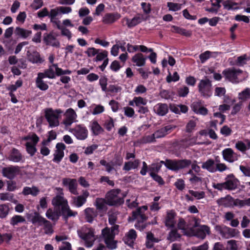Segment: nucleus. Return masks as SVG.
Returning a JSON list of instances; mask_svg holds the SVG:
<instances>
[{"mask_svg":"<svg viewBox=\"0 0 250 250\" xmlns=\"http://www.w3.org/2000/svg\"><path fill=\"white\" fill-rule=\"evenodd\" d=\"M163 164L165 167L172 171H177L179 169L188 167L191 164V162L189 160H166V161H161L159 163L152 164L148 167V172H158Z\"/></svg>","mask_w":250,"mask_h":250,"instance_id":"f257e3e1","label":"nucleus"},{"mask_svg":"<svg viewBox=\"0 0 250 250\" xmlns=\"http://www.w3.org/2000/svg\"><path fill=\"white\" fill-rule=\"evenodd\" d=\"M189 221L190 224H188L184 219L179 218L178 228L184 231L190 229L193 232V235L203 239V226H200V220L194 217H190Z\"/></svg>","mask_w":250,"mask_h":250,"instance_id":"f03ea898","label":"nucleus"},{"mask_svg":"<svg viewBox=\"0 0 250 250\" xmlns=\"http://www.w3.org/2000/svg\"><path fill=\"white\" fill-rule=\"evenodd\" d=\"M52 204L55 207H61V213L63 219L67 221L70 217H75L78 214L77 211L71 210L66 199L63 196L59 195L52 199Z\"/></svg>","mask_w":250,"mask_h":250,"instance_id":"7ed1b4c3","label":"nucleus"},{"mask_svg":"<svg viewBox=\"0 0 250 250\" xmlns=\"http://www.w3.org/2000/svg\"><path fill=\"white\" fill-rule=\"evenodd\" d=\"M111 228H105L102 231V234L107 248L111 250L117 248L116 242L114 240L116 234L119 232V226L117 225H112Z\"/></svg>","mask_w":250,"mask_h":250,"instance_id":"20e7f679","label":"nucleus"},{"mask_svg":"<svg viewBox=\"0 0 250 250\" xmlns=\"http://www.w3.org/2000/svg\"><path fill=\"white\" fill-rule=\"evenodd\" d=\"M147 209V206H143L137 208L132 212V220H136L137 222L135 224V227L141 231L143 230L146 227V225L144 224L143 223L147 218L146 214Z\"/></svg>","mask_w":250,"mask_h":250,"instance_id":"39448f33","label":"nucleus"},{"mask_svg":"<svg viewBox=\"0 0 250 250\" xmlns=\"http://www.w3.org/2000/svg\"><path fill=\"white\" fill-rule=\"evenodd\" d=\"M62 111L61 109H53L47 108L44 110L45 119L51 128L57 127L59 125V119L61 117Z\"/></svg>","mask_w":250,"mask_h":250,"instance_id":"423d86ee","label":"nucleus"},{"mask_svg":"<svg viewBox=\"0 0 250 250\" xmlns=\"http://www.w3.org/2000/svg\"><path fill=\"white\" fill-rule=\"evenodd\" d=\"M108 205L110 206H118L124 202V197L119 189H113L108 191L105 195Z\"/></svg>","mask_w":250,"mask_h":250,"instance_id":"0eeeda50","label":"nucleus"},{"mask_svg":"<svg viewBox=\"0 0 250 250\" xmlns=\"http://www.w3.org/2000/svg\"><path fill=\"white\" fill-rule=\"evenodd\" d=\"M226 79L232 83H239L244 79V73L239 69L229 68L223 72Z\"/></svg>","mask_w":250,"mask_h":250,"instance_id":"6e6552de","label":"nucleus"},{"mask_svg":"<svg viewBox=\"0 0 250 250\" xmlns=\"http://www.w3.org/2000/svg\"><path fill=\"white\" fill-rule=\"evenodd\" d=\"M23 140L27 141L25 144L27 152L33 156L37 151L36 146L39 141V137L33 133L24 137Z\"/></svg>","mask_w":250,"mask_h":250,"instance_id":"1a4fd4ad","label":"nucleus"},{"mask_svg":"<svg viewBox=\"0 0 250 250\" xmlns=\"http://www.w3.org/2000/svg\"><path fill=\"white\" fill-rule=\"evenodd\" d=\"M79 236L84 240L85 246L87 248L91 247L96 240L94 230L91 228L85 229Z\"/></svg>","mask_w":250,"mask_h":250,"instance_id":"9d476101","label":"nucleus"},{"mask_svg":"<svg viewBox=\"0 0 250 250\" xmlns=\"http://www.w3.org/2000/svg\"><path fill=\"white\" fill-rule=\"evenodd\" d=\"M70 132L80 140H84L88 136V130L83 125H76L70 129Z\"/></svg>","mask_w":250,"mask_h":250,"instance_id":"9b49d317","label":"nucleus"},{"mask_svg":"<svg viewBox=\"0 0 250 250\" xmlns=\"http://www.w3.org/2000/svg\"><path fill=\"white\" fill-rule=\"evenodd\" d=\"M25 216L28 221L38 227H42L47 220L37 211H35L33 213H26Z\"/></svg>","mask_w":250,"mask_h":250,"instance_id":"f8f14e48","label":"nucleus"},{"mask_svg":"<svg viewBox=\"0 0 250 250\" xmlns=\"http://www.w3.org/2000/svg\"><path fill=\"white\" fill-rule=\"evenodd\" d=\"M20 167L18 166L11 165L3 167L2 169L3 176L10 180L14 179L17 175L20 174Z\"/></svg>","mask_w":250,"mask_h":250,"instance_id":"ddd939ff","label":"nucleus"},{"mask_svg":"<svg viewBox=\"0 0 250 250\" xmlns=\"http://www.w3.org/2000/svg\"><path fill=\"white\" fill-rule=\"evenodd\" d=\"M89 195V192L87 190H84L82 195L71 197V204L76 208H80L86 203Z\"/></svg>","mask_w":250,"mask_h":250,"instance_id":"4468645a","label":"nucleus"},{"mask_svg":"<svg viewBox=\"0 0 250 250\" xmlns=\"http://www.w3.org/2000/svg\"><path fill=\"white\" fill-rule=\"evenodd\" d=\"M64 117L63 124L65 126H70L73 123L77 122V115L72 108H69L66 110Z\"/></svg>","mask_w":250,"mask_h":250,"instance_id":"2eb2a0df","label":"nucleus"},{"mask_svg":"<svg viewBox=\"0 0 250 250\" xmlns=\"http://www.w3.org/2000/svg\"><path fill=\"white\" fill-rule=\"evenodd\" d=\"M63 185L66 187L69 191L74 195H78L77 190L78 184L75 179L63 178L62 179Z\"/></svg>","mask_w":250,"mask_h":250,"instance_id":"dca6fc26","label":"nucleus"},{"mask_svg":"<svg viewBox=\"0 0 250 250\" xmlns=\"http://www.w3.org/2000/svg\"><path fill=\"white\" fill-rule=\"evenodd\" d=\"M7 159L14 163L22 162L24 161L23 157L21 152L15 148H12L9 151Z\"/></svg>","mask_w":250,"mask_h":250,"instance_id":"f3484780","label":"nucleus"},{"mask_svg":"<svg viewBox=\"0 0 250 250\" xmlns=\"http://www.w3.org/2000/svg\"><path fill=\"white\" fill-rule=\"evenodd\" d=\"M56 150L54 153L53 161L56 163H59L64 156L63 150L65 148V146L62 143H58L56 146Z\"/></svg>","mask_w":250,"mask_h":250,"instance_id":"a211bd4d","label":"nucleus"},{"mask_svg":"<svg viewBox=\"0 0 250 250\" xmlns=\"http://www.w3.org/2000/svg\"><path fill=\"white\" fill-rule=\"evenodd\" d=\"M43 42L47 45H50L54 47H58L60 45V42L57 40L56 36L53 32L45 33L43 35Z\"/></svg>","mask_w":250,"mask_h":250,"instance_id":"6ab92c4d","label":"nucleus"},{"mask_svg":"<svg viewBox=\"0 0 250 250\" xmlns=\"http://www.w3.org/2000/svg\"><path fill=\"white\" fill-rule=\"evenodd\" d=\"M224 159L229 163L233 162L238 159V155L230 148H227L222 151Z\"/></svg>","mask_w":250,"mask_h":250,"instance_id":"aec40b11","label":"nucleus"},{"mask_svg":"<svg viewBox=\"0 0 250 250\" xmlns=\"http://www.w3.org/2000/svg\"><path fill=\"white\" fill-rule=\"evenodd\" d=\"M146 59L147 57L141 53H138L132 57L131 61L134 66L142 67L145 65Z\"/></svg>","mask_w":250,"mask_h":250,"instance_id":"412c9836","label":"nucleus"},{"mask_svg":"<svg viewBox=\"0 0 250 250\" xmlns=\"http://www.w3.org/2000/svg\"><path fill=\"white\" fill-rule=\"evenodd\" d=\"M137 237L136 231L133 229H130L123 238L125 243L130 247H132Z\"/></svg>","mask_w":250,"mask_h":250,"instance_id":"4be33fe9","label":"nucleus"},{"mask_svg":"<svg viewBox=\"0 0 250 250\" xmlns=\"http://www.w3.org/2000/svg\"><path fill=\"white\" fill-rule=\"evenodd\" d=\"M45 78L42 72H40L36 79V87L42 91H45L48 88V84L43 80Z\"/></svg>","mask_w":250,"mask_h":250,"instance_id":"5701e85b","label":"nucleus"},{"mask_svg":"<svg viewBox=\"0 0 250 250\" xmlns=\"http://www.w3.org/2000/svg\"><path fill=\"white\" fill-rule=\"evenodd\" d=\"M238 180L234 177L233 174L229 175L226 178L225 183L226 189L232 190L237 186Z\"/></svg>","mask_w":250,"mask_h":250,"instance_id":"b1692460","label":"nucleus"},{"mask_svg":"<svg viewBox=\"0 0 250 250\" xmlns=\"http://www.w3.org/2000/svg\"><path fill=\"white\" fill-rule=\"evenodd\" d=\"M121 18V15L118 13H107L103 18V22L105 24H111Z\"/></svg>","mask_w":250,"mask_h":250,"instance_id":"393cba45","label":"nucleus"},{"mask_svg":"<svg viewBox=\"0 0 250 250\" xmlns=\"http://www.w3.org/2000/svg\"><path fill=\"white\" fill-rule=\"evenodd\" d=\"M61 214L62 215L61 211L51 208L48 209L45 213L46 217L54 222H56L59 220Z\"/></svg>","mask_w":250,"mask_h":250,"instance_id":"a878e982","label":"nucleus"},{"mask_svg":"<svg viewBox=\"0 0 250 250\" xmlns=\"http://www.w3.org/2000/svg\"><path fill=\"white\" fill-rule=\"evenodd\" d=\"M124 20L126 22L127 27L131 28L140 23L143 21V16L139 15L135 16L131 19L125 18Z\"/></svg>","mask_w":250,"mask_h":250,"instance_id":"bb28decb","label":"nucleus"},{"mask_svg":"<svg viewBox=\"0 0 250 250\" xmlns=\"http://www.w3.org/2000/svg\"><path fill=\"white\" fill-rule=\"evenodd\" d=\"M154 112L159 116H164L168 111L167 105L166 104L159 103L153 107Z\"/></svg>","mask_w":250,"mask_h":250,"instance_id":"cd10ccee","label":"nucleus"},{"mask_svg":"<svg viewBox=\"0 0 250 250\" xmlns=\"http://www.w3.org/2000/svg\"><path fill=\"white\" fill-rule=\"evenodd\" d=\"M175 215V213L173 210H171L167 212L165 219V225L167 227L173 228L175 226L176 223Z\"/></svg>","mask_w":250,"mask_h":250,"instance_id":"c85d7f7f","label":"nucleus"},{"mask_svg":"<svg viewBox=\"0 0 250 250\" xmlns=\"http://www.w3.org/2000/svg\"><path fill=\"white\" fill-rule=\"evenodd\" d=\"M58 67V64H53L49 65L48 68L46 69L44 72H42L44 74L46 78L49 79H54L56 77V69Z\"/></svg>","mask_w":250,"mask_h":250,"instance_id":"c756f323","label":"nucleus"},{"mask_svg":"<svg viewBox=\"0 0 250 250\" xmlns=\"http://www.w3.org/2000/svg\"><path fill=\"white\" fill-rule=\"evenodd\" d=\"M84 211L86 221L90 223H92L97 216V211L93 208H87Z\"/></svg>","mask_w":250,"mask_h":250,"instance_id":"7c9ffc66","label":"nucleus"},{"mask_svg":"<svg viewBox=\"0 0 250 250\" xmlns=\"http://www.w3.org/2000/svg\"><path fill=\"white\" fill-rule=\"evenodd\" d=\"M160 240L154 237V234L151 232H148L146 235V245L148 249L152 248L154 244L159 242Z\"/></svg>","mask_w":250,"mask_h":250,"instance_id":"2f4dec72","label":"nucleus"},{"mask_svg":"<svg viewBox=\"0 0 250 250\" xmlns=\"http://www.w3.org/2000/svg\"><path fill=\"white\" fill-rule=\"evenodd\" d=\"M108 205L107 200L103 198H97L96 199L94 205L99 210H105L107 209Z\"/></svg>","mask_w":250,"mask_h":250,"instance_id":"473e14b6","label":"nucleus"},{"mask_svg":"<svg viewBox=\"0 0 250 250\" xmlns=\"http://www.w3.org/2000/svg\"><path fill=\"white\" fill-rule=\"evenodd\" d=\"M90 129L95 135H98L104 132V129L97 121H92L90 123Z\"/></svg>","mask_w":250,"mask_h":250,"instance_id":"72a5a7b5","label":"nucleus"},{"mask_svg":"<svg viewBox=\"0 0 250 250\" xmlns=\"http://www.w3.org/2000/svg\"><path fill=\"white\" fill-rule=\"evenodd\" d=\"M170 110L175 114H180L181 113H186L187 112L188 107L187 106L184 104L173 105H170Z\"/></svg>","mask_w":250,"mask_h":250,"instance_id":"f704fd0d","label":"nucleus"},{"mask_svg":"<svg viewBox=\"0 0 250 250\" xmlns=\"http://www.w3.org/2000/svg\"><path fill=\"white\" fill-rule=\"evenodd\" d=\"M40 192L39 188L35 186L32 188L29 187H25L23 188L22 194L24 196L31 195L33 196H36Z\"/></svg>","mask_w":250,"mask_h":250,"instance_id":"c9c22d12","label":"nucleus"},{"mask_svg":"<svg viewBox=\"0 0 250 250\" xmlns=\"http://www.w3.org/2000/svg\"><path fill=\"white\" fill-rule=\"evenodd\" d=\"M188 192L191 195V196H190L188 194L185 195L186 199L188 201H193L194 198L200 199L203 198V192H199L198 191H194L193 190H189Z\"/></svg>","mask_w":250,"mask_h":250,"instance_id":"e433bc0d","label":"nucleus"},{"mask_svg":"<svg viewBox=\"0 0 250 250\" xmlns=\"http://www.w3.org/2000/svg\"><path fill=\"white\" fill-rule=\"evenodd\" d=\"M234 199L230 196H227L224 198H222L220 201V204L226 207H231L235 206V201Z\"/></svg>","mask_w":250,"mask_h":250,"instance_id":"4c0bfd02","label":"nucleus"},{"mask_svg":"<svg viewBox=\"0 0 250 250\" xmlns=\"http://www.w3.org/2000/svg\"><path fill=\"white\" fill-rule=\"evenodd\" d=\"M171 31L186 37H190L191 35V31L175 25L171 26Z\"/></svg>","mask_w":250,"mask_h":250,"instance_id":"58836bf2","label":"nucleus"},{"mask_svg":"<svg viewBox=\"0 0 250 250\" xmlns=\"http://www.w3.org/2000/svg\"><path fill=\"white\" fill-rule=\"evenodd\" d=\"M29 61L33 63H41L43 60L41 58L40 54L34 51L28 56Z\"/></svg>","mask_w":250,"mask_h":250,"instance_id":"ea45409f","label":"nucleus"},{"mask_svg":"<svg viewBox=\"0 0 250 250\" xmlns=\"http://www.w3.org/2000/svg\"><path fill=\"white\" fill-rule=\"evenodd\" d=\"M103 126L107 131H111L114 127L113 119L109 116L105 117L104 121Z\"/></svg>","mask_w":250,"mask_h":250,"instance_id":"a19ab883","label":"nucleus"},{"mask_svg":"<svg viewBox=\"0 0 250 250\" xmlns=\"http://www.w3.org/2000/svg\"><path fill=\"white\" fill-rule=\"evenodd\" d=\"M140 163L139 160H135L134 161H128L125 162L123 170L125 171H129L132 169H136L138 167Z\"/></svg>","mask_w":250,"mask_h":250,"instance_id":"79ce46f5","label":"nucleus"},{"mask_svg":"<svg viewBox=\"0 0 250 250\" xmlns=\"http://www.w3.org/2000/svg\"><path fill=\"white\" fill-rule=\"evenodd\" d=\"M204 168L210 172H215L216 171V164L213 160H208L204 163Z\"/></svg>","mask_w":250,"mask_h":250,"instance_id":"37998d69","label":"nucleus"},{"mask_svg":"<svg viewBox=\"0 0 250 250\" xmlns=\"http://www.w3.org/2000/svg\"><path fill=\"white\" fill-rule=\"evenodd\" d=\"M62 17L58 7L51 9L49 11V18L50 21L59 19Z\"/></svg>","mask_w":250,"mask_h":250,"instance_id":"c03bdc74","label":"nucleus"},{"mask_svg":"<svg viewBox=\"0 0 250 250\" xmlns=\"http://www.w3.org/2000/svg\"><path fill=\"white\" fill-rule=\"evenodd\" d=\"M16 34L23 39H26L32 34L31 30L18 27L16 28Z\"/></svg>","mask_w":250,"mask_h":250,"instance_id":"a18cd8bd","label":"nucleus"},{"mask_svg":"<svg viewBox=\"0 0 250 250\" xmlns=\"http://www.w3.org/2000/svg\"><path fill=\"white\" fill-rule=\"evenodd\" d=\"M107 55L108 52L107 51L99 49V51H98V53L96 54V58L94 59V61L100 62L104 61L108 58Z\"/></svg>","mask_w":250,"mask_h":250,"instance_id":"49530a36","label":"nucleus"},{"mask_svg":"<svg viewBox=\"0 0 250 250\" xmlns=\"http://www.w3.org/2000/svg\"><path fill=\"white\" fill-rule=\"evenodd\" d=\"M223 5L224 9L228 10H233L237 9V3L231 0H225L223 2Z\"/></svg>","mask_w":250,"mask_h":250,"instance_id":"de8ad7c7","label":"nucleus"},{"mask_svg":"<svg viewBox=\"0 0 250 250\" xmlns=\"http://www.w3.org/2000/svg\"><path fill=\"white\" fill-rule=\"evenodd\" d=\"M25 222V218L19 215H16L13 216L10 220V224L12 226L17 225L18 223H23Z\"/></svg>","mask_w":250,"mask_h":250,"instance_id":"09e8293b","label":"nucleus"},{"mask_svg":"<svg viewBox=\"0 0 250 250\" xmlns=\"http://www.w3.org/2000/svg\"><path fill=\"white\" fill-rule=\"evenodd\" d=\"M42 227L46 234H51L53 233L52 225L48 220H47Z\"/></svg>","mask_w":250,"mask_h":250,"instance_id":"8fccbe9b","label":"nucleus"},{"mask_svg":"<svg viewBox=\"0 0 250 250\" xmlns=\"http://www.w3.org/2000/svg\"><path fill=\"white\" fill-rule=\"evenodd\" d=\"M181 237V235L177 232L176 229L171 230L167 236V239L171 242L177 240Z\"/></svg>","mask_w":250,"mask_h":250,"instance_id":"3c124183","label":"nucleus"},{"mask_svg":"<svg viewBox=\"0 0 250 250\" xmlns=\"http://www.w3.org/2000/svg\"><path fill=\"white\" fill-rule=\"evenodd\" d=\"M245 142L238 141L235 144L236 148L241 151H245L247 149L250 148L249 144L247 143V140H245Z\"/></svg>","mask_w":250,"mask_h":250,"instance_id":"603ef678","label":"nucleus"},{"mask_svg":"<svg viewBox=\"0 0 250 250\" xmlns=\"http://www.w3.org/2000/svg\"><path fill=\"white\" fill-rule=\"evenodd\" d=\"M245 206H250V198L245 200L236 199L235 206L242 208Z\"/></svg>","mask_w":250,"mask_h":250,"instance_id":"864d4df0","label":"nucleus"},{"mask_svg":"<svg viewBox=\"0 0 250 250\" xmlns=\"http://www.w3.org/2000/svg\"><path fill=\"white\" fill-rule=\"evenodd\" d=\"M9 208L5 204L0 205V218H5L9 213Z\"/></svg>","mask_w":250,"mask_h":250,"instance_id":"5fc2aeb1","label":"nucleus"},{"mask_svg":"<svg viewBox=\"0 0 250 250\" xmlns=\"http://www.w3.org/2000/svg\"><path fill=\"white\" fill-rule=\"evenodd\" d=\"M155 141V138L153 134L144 136L140 140V142L142 144L151 143Z\"/></svg>","mask_w":250,"mask_h":250,"instance_id":"6e6d98bb","label":"nucleus"},{"mask_svg":"<svg viewBox=\"0 0 250 250\" xmlns=\"http://www.w3.org/2000/svg\"><path fill=\"white\" fill-rule=\"evenodd\" d=\"M215 3H212V7L208 9H207L206 10L210 12L216 13L218 10L221 7L220 3L222 0H215Z\"/></svg>","mask_w":250,"mask_h":250,"instance_id":"4d7b16f0","label":"nucleus"},{"mask_svg":"<svg viewBox=\"0 0 250 250\" xmlns=\"http://www.w3.org/2000/svg\"><path fill=\"white\" fill-rule=\"evenodd\" d=\"M167 6L169 11L176 12L180 10L181 9V4L177 3H173L172 2H168L167 3Z\"/></svg>","mask_w":250,"mask_h":250,"instance_id":"13d9d810","label":"nucleus"},{"mask_svg":"<svg viewBox=\"0 0 250 250\" xmlns=\"http://www.w3.org/2000/svg\"><path fill=\"white\" fill-rule=\"evenodd\" d=\"M180 77L177 72H175L172 75L169 73L168 75L167 76L166 81L168 83L172 82H176L179 80Z\"/></svg>","mask_w":250,"mask_h":250,"instance_id":"bf43d9fd","label":"nucleus"},{"mask_svg":"<svg viewBox=\"0 0 250 250\" xmlns=\"http://www.w3.org/2000/svg\"><path fill=\"white\" fill-rule=\"evenodd\" d=\"M99 84L100 85L103 91L106 92L107 91V79L105 76H102L100 78Z\"/></svg>","mask_w":250,"mask_h":250,"instance_id":"052dcab7","label":"nucleus"},{"mask_svg":"<svg viewBox=\"0 0 250 250\" xmlns=\"http://www.w3.org/2000/svg\"><path fill=\"white\" fill-rule=\"evenodd\" d=\"M93 106H94L93 111L91 113L93 115H96L98 114H100L103 113L104 111V106L101 104H93Z\"/></svg>","mask_w":250,"mask_h":250,"instance_id":"680f3d73","label":"nucleus"},{"mask_svg":"<svg viewBox=\"0 0 250 250\" xmlns=\"http://www.w3.org/2000/svg\"><path fill=\"white\" fill-rule=\"evenodd\" d=\"M250 98V89L246 88L239 94V98L242 100H246Z\"/></svg>","mask_w":250,"mask_h":250,"instance_id":"e2e57ef3","label":"nucleus"},{"mask_svg":"<svg viewBox=\"0 0 250 250\" xmlns=\"http://www.w3.org/2000/svg\"><path fill=\"white\" fill-rule=\"evenodd\" d=\"M134 102H135V105L138 107L145 105L147 104V100L142 97H134Z\"/></svg>","mask_w":250,"mask_h":250,"instance_id":"0e129e2a","label":"nucleus"},{"mask_svg":"<svg viewBox=\"0 0 250 250\" xmlns=\"http://www.w3.org/2000/svg\"><path fill=\"white\" fill-rule=\"evenodd\" d=\"M14 199V195L10 193H0V200L2 201H12Z\"/></svg>","mask_w":250,"mask_h":250,"instance_id":"69168bd1","label":"nucleus"},{"mask_svg":"<svg viewBox=\"0 0 250 250\" xmlns=\"http://www.w3.org/2000/svg\"><path fill=\"white\" fill-rule=\"evenodd\" d=\"M40 208L42 209H45L47 208V197H42L39 201V205L37 206V208L38 210L40 209Z\"/></svg>","mask_w":250,"mask_h":250,"instance_id":"338daca9","label":"nucleus"},{"mask_svg":"<svg viewBox=\"0 0 250 250\" xmlns=\"http://www.w3.org/2000/svg\"><path fill=\"white\" fill-rule=\"evenodd\" d=\"M176 188L180 191H182L185 188V183L183 179H178L174 183Z\"/></svg>","mask_w":250,"mask_h":250,"instance_id":"774afa93","label":"nucleus"}]
</instances>
